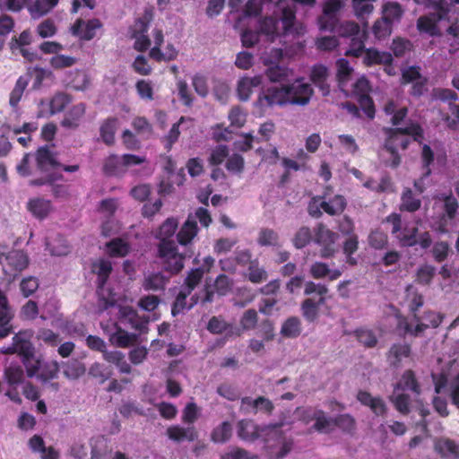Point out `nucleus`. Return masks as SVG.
Wrapping results in <instances>:
<instances>
[{"label": "nucleus", "instance_id": "1", "mask_svg": "<svg viewBox=\"0 0 459 459\" xmlns=\"http://www.w3.org/2000/svg\"><path fill=\"white\" fill-rule=\"evenodd\" d=\"M426 8L431 9L433 12L418 19L417 29L420 32L436 36L438 34L437 22L447 19L450 4L446 0H434L433 4Z\"/></svg>", "mask_w": 459, "mask_h": 459}, {"label": "nucleus", "instance_id": "2", "mask_svg": "<svg viewBox=\"0 0 459 459\" xmlns=\"http://www.w3.org/2000/svg\"><path fill=\"white\" fill-rule=\"evenodd\" d=\"M157 256L161 260L163 270L170 275L178 274L184 268L186 255L178 251L174 241L159 242Z\"/></svg>", "mask_w": 459, "mask_h": 459}, {"label": "nucleus", "instance_id": "3", "mask_svg": "<svg viewBox=\"0 0 459 459\" xmlns=\"http://www.w3.org/2000/svg\"><path fill=\"white\" fill-rule=\"evenodd\" d=\"M12 341L15 342L17 354L22 359V362L26 368L27 376L33 377L40 368V359L35 357V348L33 344L26 337V333L24 332L15 333Z\"/></svg>", "mask_w": 459, "mask_h": 459}, {"label": "nucleus", "instance_id": "4", "mask_svg": "<svg viewBox=\"0 0 459 459\" xmlns=\"http://www.w3.org/2000/svg\"><path fill=\"white\" fill-rule=\"evenodd\" d=\"M437 199L443 203L442 213L437 216L434 230L439 234H446L448 227L456 218L459 203L452 192L440 194Z\"/></svg>", "mask_w": 459, "mask_h": 459}, {"label": "nucleus", "instance_id": "5", "mask_svg": "<svg viewBox=\"0 0 459 459\" xmlns=\"http://www.w3.org/2000/svg\"><path fill=\"white\" fill-rule=\"evenodd\" d=\"M338 233L320 222L314 230V242L320 247L319 255L322 258H331L338 252Z\"/></svg>", "mask_w": 459, "mask_h": 459}, {"label": "nucleus", "instance_id": "6", "mask_svg": "<svg viewBox=\"0 0 459 459\" xmlns=\"http://www.w3.org/2000/svg\"><path fill=\"white\" fill-rule=\"evenodd\" d=\"M385 221L392 225L391 233L396 238L402 247H411L418 244V227L402 229V216L400 213L392 212Z\"/></svg>", "mask_w": 459, "mask_h": 459}, {"label": "nucleus", "instance_id": "7", "mask_svg": "<svg viewBox=\"0 0 459 459\" xmlns=\"http://www.w3.org/2000/svg\"><path fill=\"white\" fill-rule=\"evenodd\" d=\"M283 423L269 424L264 426H258L252 420L243 419L238 422L237 432L238 437L245 441H254L259 438L263 434L271 435V431H278Z\"/></svg>", "mask_w": 459, "mask_h": 459}, {"label": "nucleus", "instance_id": "8", "mask_svg": "<svg viewBox=\"0 0 459 459\" xmlns=\"http://www.w3.org/2000/svg\"><path fill=\"white\" fill-rule=\"evenodd\" d=\"M288 104V91H286L285 85L272 86L263 91L257 97L255 106L260 109L261 112L274 106H285Z\"/></svg>", "mask_w": 459, "mask_h": 459}, {"label": "nucleus", "instance_id": "9", "mask_svg": "<svg viewBox=\"0 0 459 459\" xmlns=\"http://www.w3.org/2000/svg\"><path fill=\"white\" fill-rule=\"evenodd\" d=\"M0 264L5 274L15 278L29 265V257L22 250H12L0 254Z\"/></svg>", "mask_w": 459, "mask_h": 459}, {"label": "nucleus", "instance_id": "10", "mask_svg": "<svg viewBox=\"0 0 459 459\" xmlns=\"http://www.w3.org/2000/svg\"><path fill=\"white\" fill-rule=\"evenodd\" d=\"M394 128H385L384 132L386 135L384 147L390 153L391 160L389 166L393 169L397 168L401 164V156L398 153V149L406 150L410 144V140L403 137L402 133H392Z\"/></svg>", "mask_w": 459, "mask_h": 459}, {"label": "nucleus", "instance_id": "11", "mask_svg": "<svg viewBox=\"0 0 459 459\" xmlns=\"http://www.w3.org/2000/svg\"><path fill=\"white\" fill-rule=\"evenodd\" d=\"M288 91V104L306 106L309 103L314 93L309 83L303 82L301 79L296 80L290 84H285Z\"/></svg>", "mask_w": 459, "mask_h": 459}, {"label": "nucleus", "instance_id": "12", "mask_svg": "<svg viewBox=\"0 0 459 459\" xmlns=\"http://www.w3.org/2000/svg\"><path fill=\"white\" fill-rule=\"evenodd\" d=\"M103 23L98 18L84 21L78 18L71 26L70 31L73 36L77 37L81 40L89 41L97 35V30L102 29Z\"/></svg>", "mask_w": 459, "mask_h": 459}, {"label": "nucleus", "instance_id": "13", "mask_svg": "<svg viewBox=\"0 0 459 459\" xmlns=\"http://www.w3.org/2000/svg\"><path fill=\"white\" fill-rule=\"evenodd\" d=\"M369 90V82L365 77L359 78L354 83V91L360 95L359 103L366 116L372 119L375 117L376 109L372 98L368 94Z\"/></svg>", "mask_w": 459, "mask_h": 459}, {"label": "nucleus", "instance_id": "14", "mask_svg": "<svg viewBox=\"0 0 459 459\" xmlns=\"http://www.w3.org/2000/svg\"><path fill=\"white\" fill-rule=\"evenodd\" d=\"M344 6L343 0H326L323 6V17L320 18L322 30H333L336 22V13Z\"/></svg>", "mask_w": 459, "mask_h": 459}, {"label": "nucleus", "instance_id": "15", "mask_svg": "<svg viewBox=\"0 0 459 459\" xmlns=\"http://www.w3.org/2000/svg\"><path fill=\"white\" fill-rule=\"evenodd\" d=\"M37 169L41 172H47L50 169L58 168L61 163L56 158L48 145L38 148L34 154Z\"/></svg>", "mask_w": 459, "mask_h": 459}, {"label": "nucleus", "instance_id": "16", "mask_svg": "<svg viewBox=\"0 0 459 459\" xmlns=\"http://www.w3.org/2000/svg\"><path fill=\"white\" fill-rule=\"evenodd\" d=\"M86 106L84 103H78L72 106L65 114L61 121V126L70 130H76L85 115Z\"/></svg>", "mask_w": 459, "mask_h": 459}, {"label": "nucleus", "instance_id": "17", "mask_svg": "<svg viewBox=\"0 0 459 459\" xmlns=\"http://www.w3.org/2000/svg\"><path fill=\"white\" fill-rule=\"evenodd\" d=\"M411 354V345L408 343H394L387 354L386 359L390 366L395 369L401 368L403 359L409 358Z\"/></svg>", "mask_w": 459, "mask_h": 459}, {"label": "nucleus", "instance_id": "18", "mask_svg": "<svg viewBox=\"0 0 459 459\" xmlns=\"http://www.w3.org/2000/svg\"><path fill=\"white\" fill-rule=\"evenodd\" d=\"M393 56L387 51H379L377 48H369L365 50L363 56V64L366 66H372L376 65H392Z\"/></svg>", "mask_w": 459, "mask_h": 459}, {"label": "nucleus", "instance_id": "19", "mask_svg": "<svg viewBox=\"0 0 459 459\" xmlns=\"http://www.w3.org/2000/svg\"><path fill=\"white\" fill-rule=\"evenodd\" d=\"M207 330L213 334L226 333V336L231 337L233 335L239 336L241 331L234 327L231 324L227 323L224 319L219 316H212L207 324Z\"/></svg>", "mask_w": 459, "mask_h": 459}, {"label": "nucleus", "instance_id": "20", "mask_svg": "<svg viewBox=\"0 0 459 459\" xmlns=\"http://www.w3.org/2000/svg\"><path fill=\"white\" fill-rule=\"evenodd\" d=\"M112 271V264L108 259L100 258L92 262L91 272L97 275L96 285L98 288L106 286Z\"/></svg>", "mask_w": 459, "mask_h": 459}, {"label": "nucleus", "instance_id": "21", "mask_svg": "<svg viewBox=\"0 0 459 459\" xmlns=\"http://www.w3.org/2000/svg\"><path fill=\"white\" fill-rule=\"evenodd\" d=\"M31 78L30 68H28L26 74L21 75L14 84L10 96H9V105L16 109L19 106V103L23 96L25 90L27 89L30 80Z\"/></svg>", "mask_w": 459, "mask_h": 459}, {"label": "nucleus", "instance_id": "22", "mask_svg": "<svg viewBox=\"0 0 459 459\" xmlns=\"http://www.w3.org/2000/svg\"><path fill=\"white\" fill-rule=\"evenodd\" d=\"M167 435L169 439L176 442H182L184 440L193 442L198 437V432L194 426L183 428L179 425H173L167 429Z\"/></svg>", "mask_w": 459, "mask_h": 459}, {"label": "nucleus", "instance_id": "23", "mask_svg": "<svg viewBox=\"0 0 459 459\" xmlns=\"http://www.w3.org/2000/svg\"><path fill=\"white\" fill-rule=\"evenodd\" d=\"M328 76V69L323 65H315L311 69L310 80L315 86L319 88L324 96L328 95L330 92V86L327 83Z\"/></svg>", "mask_w": 459, "mask_h": 459}, {"label": "nucleus", "instance_id": "24", "mask_svg": "<svg viewBox=\"0 0 459 459\" xmlns=\"http://www.w3.org/2000/svg\"><path fill=\"white\" fill-rule=\"evenodd\" d=\"M51 201L42 197L31 198L27 203L28 211L37 219L44 220L52 211Z\"/></svg>", "mask_w": 459, "mask_h": 459}, {"label": "nucleus", "instance_id": "25", "mask_svg": "<svg viewBox=\"0 0 459 459\" xmlns=\"http://www.w3.org/2000/svg\"><path fill=\"white\" fill-rule=\"evenodd\" d=\"M325 298H314L305 299L301 303V313L303 317L309 323L315 322L319 315L320 307L325 303Z\"/></svg>", "mask_w": 459, "mask_h": 459}, {"label": "nucleus", "instance_id": "26", "mask_svg": "<svg viewBox=\"0 0 459 459\" xmlns=\"http://www.w3.org/2000/svg\"><path fill=\"white\" fill-rule=\"evenodd\" d=\"M263 82L262 75H255L254 77H243L238 82L237 91L240 100H247L252 92L253 89L259 87Z\"/></svg>", "mask_w": 459, "mask_h": 459}, {"label": "nucleus", "instance_id": "27", "mask_svg": "<svg viewBox=\"0 0 459 459\" xmlns=\"http://www.w3.org/2000/svg\"><path fill=\"white\" fill-rule=\"evenodd\" d=\"M112 447L104 436H99L91 443V459H109Z\"/></svg>", "mask_w": 459, "mask_h": 459}, {"label": "nucleus", "instance_id": "28", "mask_svg": "<svg viewBox=\"0 0 459 459\" xmlns=\"http://www.w3.org/2000/svg\"><path fill=\"white\" fill-rule=\"evenodd\" d=\"M435 451L442 457L459 459V445L447 437H440L434 442Z\"/></svg>", "mask_w": 459, "mask_h": 459}, {"label": "nucleus", "instance_id": "29", "mask_svg": "<svg viewBox=\"0 0 459 459\" xmlns=\"http://www.w3.org/2000/svg\"><path fill=\"white\" fill-rule=\"evenodd\" d=\"M421 207V200L413 191L405 187L401 195L400 212H415Z\"/></svg>", "mask_w": 459, "mask_h": 459}, {"label": "nucleus", "instance_id": "30", "mask_svg": "<svg viewBox=\"0 0 459 459\" xmlns=\"http://www.w3.org/2000/svg\"><path fill=\"white\" fill-rule=\"evenodd\" d=\"M102 172L107 177L122 176L126 172V169H124L121 157L117 154L108 156L103 161Z\"/></svg>", "mask_w": 459, "mask_h": 459}, {"label": "nucleus", "instance_id": "31", "mask_svg": "<svg viewBox=\"0 0 459 459\" xmlns=\"http://www.w3.org/2000/svg\"><path fill=\"white\" fill-rule=\"evenodd\" d=\"M197 233V222L188 217L178 232L177 240L180 245L186 246L195 238Z\"/></svg>", "mask_w": 459, "mask_h": 459}, {"label": "nucleus", "instance_id": "32", "mask_svg": "<svg viewBox=\"0 0 459 459\" xmlns=\"http://www.w3.org/2000/svg\"><path fill=\"white\" fill-rule=\"evenodd\" d=\"M280 333L284 338H298L302 333V323L300 318L294 316L288 317L283 321Z\"/></svg>", "mask_w": 459, "mask_h": 459}, {"label": "nucleus", "instance_id": "33", "mask_svg": "<svg viewBox=\"0 0 459 459\" xmlns=\"http://www.w3.org/2000/svg\"><path fill=\"white\" fill-rule=\"evenodd\" d=\"M397 389L403 391H411L414 394H420L421 388L420 383L415 376V373L411 369H407L403 372L401 377V381L396 385Z\"/></svg>", "mask_w": 459, "mask_h": 459}, {"label": "nucleus", "instance_id": "34", "mask_svg": "<svg viewBox=\"0 0 459 459\" xmlns=\"http://www.w3.org/2000/svg\"><path fill=\"white\" fill-rule=\"evenodd\" d=\"M117 118L114 117L105 119L100 127V138L107 145L111 146L115 143V134L117 127Z\"/></svg>", "mask_w": 459, "mask_h": 459}, {"label": "nucleus", "instance_id": "35", "mask_svg": "<svg viewBox=\"0 0 459 459\" xmlns=\"http://www.w3.org/2000/svg\"><path fill=\"white\" fill-rule=\"evenodd\" d=\"M404 10L398 2H386L382 6V18L391 24L400 22Z\"/></svg>", "mask_w": 459, "mask_h": 459}, {"label": "nucleus", "instance_id": "36", "mask_svg": "<svg viewBox=\"0 0 459 459\" xmlns=\"http://www.w3.org/2000/svg\"><path fill=\"white\" fill-rule=\"evenodd\" d=\"M169 282V278L163 275L162 273H153L146 276L143 282V288L145 290H163Z\"/></svg>", "mask_w": 459, "mask_h": 459}, {"label": "nucleus", "instance_id": "37", "mask_svg": "<svg viewBox=\"0 0 459 459\" xmlns=\"http://www.w3.org/2000/svg\"><path fill=\"white\" fill-rule=\"evenodd\" d=\"M323 211L330 216L342 214L347 206V201L342 195H335L323 204Z\"/></svg>", "mask_w": 459, "mask_h": 459}, {"label": "nucleus", "instance_id": "38", "mask_svg": "<svg viewBox=\"0 0 459 459\" xmlns=\"http://www.w3.org/2000/svg\"><path fill=\"white\" fill-rule=\"evenodd\" d=\"M245 276L250 282L259 284L267 280L268 273L264 266L260 265L258 259H254L248 265Z\"/></svg>", "mask_w": 459, "mask_h": 459}, {"label": "nucleus", "instance_id": "39", "mask_svg": "<svg viewBox=\"0 0 459 459\" xmlns=\"http://www.w3.org/2000/svg\"><path fill=\"white\" fill-rule=\"evenodd\" d=\"M232 436V425L229 421H223L215 427L211 433V440L213 443L223 444L230 439Z\"/></svg>", "mask_w": 459, "mask_h": 459}, {"label": "nucleus", "instance_id": "40", "mask_svg": "<svg viewBox=\"0 0 459 459\" xmlns=\"http://www.w3.org/2000/svg\"><path fill=\"white\" fill-rule=\"evenodd\" d=\"M178 227V220L171 217L168 218L159 228L156 238L160 239V242L163 241H173L170 238L175 234Z\"/></svg>", "mask_w": 459, "mask_h": 459}, {"label": "nucleus", "instance_id": "41", "mask_svg": "<svg viewBox=\"0 0 459 459\" xmlns=\"http://www.w3.org/2000/svg\"><path fill=\"white\" fill-rule=\"evenodd\" d=\"M96 293L99 298V307L101 310H107L117 304V294L111 289H107L105 286L97 287Z\"/></svg>", "mask_w": 459, "mask_h": 459}, {"label": "nucleus", "instance_id": "42", "mask_svg": "<svg viewBox=\"0 0 459 459\" xmlns=\"http://www.w3.org/2000/svg\"><path fill=\"white\" fill-rule=\"evenodd\" d=\"M359 249V237L358 235H352L347 237L342 244V252L346 255V263L350 265H356L357 259L352 256Z\"/></svg>", "mask_w": 459, "mask_h": 459}, {"label": "nucleus", "instance_id": "43", "mask_svg": "<svg viewBox=\"0 0 459 459\" xmlns=\"http://www.w3.org/2000/svg\"><path fill=\"white\" fill-rule=\"evenodd\" d=\"M4 378L10 385L22 384L24 379L23 368L18 364H10L4 369Z\"/></svg>", "mask_w": 459, "mask_h": 459}, {"label": "nucleus", "instance_id": "44", "mask_svg": "<svg viewBox=\"0 0 459 459\" xmlns=\"http://www.w3.org/2000/svg\"><path fill=\"white\" fill-rule=\"evenodd\" d=\"M185 122L192 123L193 119L181 117L179 120L171 126L168 134L164 137V147L167 151H170L173 144L178 140L180 135L179 126Z\"/></svg>", "mask_w": 459, "mask_h": 459}, {"label": "nucleus", "instance_id": "45", "mask_svg": "<svg viewBox=\"0 0 459 459\" xmlns=\"http://www.w3.org/2000/svg\"><path fill=\"white\" fill-rule=\"evenodd\" d=\"M72 102V96L65 92L56 93L49 102L50 113L56 114L62 112L66 106Z\"/></svg>", "mask_w": 459, "mask_h": 459}, {"label": "nucleus", "instance_id": "46", "mask_svg": "<svg viewBox=\"0 0 459 459\" xmlns=\"http://www.w3.org/2000/svg\"><path fill=\"white\" fill-rule=\"evenodd\" d=\"M111 257H125L129 253V246L121 238H114L106 245Z\"/></svg>", "mask_w": 459, "mask_h": 459}, {"label": "nucleus", "instance_id": "47", "mask_svg": "<svg viewBox=\"0 0 459 459\" xmlns=\"http://www.w3.org/2000/svg\"><path fill=\"white\" fill-rule=\"evenodd\" d=\"M153 18V13L152 10L146 9L143 14L135 20L134 29L132 31V37L136 35L146 34L149 30V25Z\"/></svg>", "mask_w": 459, "mask_h": 459}, {"label": "nucleus", "instance_id": "48", "mask_svg": "<svg viewBox=\"0 0 459 459\" xmlns=\"http://www.w3.org/2000/svg\"><path fill=\"white\" fill-rule=\"evenodd\" d=\"M64 375L71 379H76L85 373L84 365L78 359H71L63 363Z\"/></svg>", "mask_w": 459, "mask_h": 459}, {"label": "nucleus", "instance_id": "49", "mask_svg": "<svg viewBox=\"0 0 459 459\" xmlns=\"http://www.w3.org/2000/svg\"><path fill=\"white\" fill-rule=\"evenodd\" d=\"M374 2L376 0H351L354 14L359 18H364L374 11Z\"/></svg>", "mask_w": 459, "mask_h": 459}, {"label": "nucleus", "instance_id": "50", "mask_svg": "<svg viewBox=\"0 0 459 459\" xmlns=\"http://www.w3.org/2000/svg\"><path fill=\"white\" fill-rule=\"evenodd\" d=\"M392 133H402L403 135L412 136L413 140L417 143H421L424 138V131L419 123H411L405 127H395Z\"/></svg>", "mask_w": 459, "mask_h": 459}, {"label": "nucleus", "instance_id": "51", "mask_svg": "<svg viewBox=\"0 0 459 459\" xmlns=\"http://www.w3.org/2000/svg\"><path fill=\"white\" fill-rule=\"evenodd\" d=\"M413 45L411 40L396 37L393 39L391 44V50L394 56L403 57L407 52L412 50Z\"/></svg>", "mask_w": 459, "mask_h": 459}, {"label": "nucleus", "instance_id": "52", "mask_svg": "<svg viewBox=\"0 0 459 459\" xmlns=\"http://www.w3.org/2000/svg\"><path fill=\"white\" fill-rule=\"evenodd\" d=\"M39 371L38 378L43 382H48L57 377L59 364L56 360L47 362L43 366L40 365Z\"/></svg>", "mask_w": 459, "mask_h": 459}, {"label": "nucleus", "instance_id": "53", "mask_svg": "<svg viewBox=\"0 0 459 459\" xmlns=\"http://www.w3.org/2000/svg\"><path fill=\"white\" fill-rule=\"evenodd\" d=\"M314 238L310 229L307 226L300 227L292 238V244L297 249L307 247Z\"/></svg>", "mask_w": 459, "mask_h": 459}, {"label": "nucleus", "instance_id": "54", "mask_svg": "<svg viewBox=\"0 0 459 459\" xmlns=\"http://www.w3.org/2000/svg\"><path fill=\"white\" fill-rule=\"evenodd\" d=\"M59 0H37L30 7V11L33 16L41 17L55 8Z\"/></svg>", "mask_w": 459, "mask_h": 459}, {"label": "nucleus", "instance_id": "55", "mask_svg": "<svg viewBox=\"0 0 459 459\" xmlns=\"http://www.w3.org/2000/svg\"><path fill=\"white\" fill-rule=\"evenodd\" d=\"M111 341L117 347L127 348L137 341V335L134 333H128L127 332L119 329L112 335Z\"/></svg>", "mask_w": 459, "mask_h": 459}, {"label": "nucleus", "instance_id": "56", "mask_svg": "<svg viewBox=\"0 0 459 459\" xmlns=\"http://www.w3.org/2000/svg\"><path fill=\"white\" fill-rule=\"evenodd\" d=\"M314 420L315 423L311 429L318 433L329 432L328 429L330 428L332 422H333V420L328 418L326 413L321 409L316 411V415Z\"/></svg>", "mask_w": 459, "mask_h": 459}, {"label": "nucleus", "instance_id": "57", "mask_svg": "<svg viewBox=\"0 0 459 459\" xmlns=\"http://www.w3.org/2000/svg\"><path fill=\"white\" fill-rule=\"evenodd\" d=\"M13 316V310L0 309V339L8 336L13 332L11 322Z\"/></svg>", "mask_w": 459, "mask_h": 459}, {"label": "nucleus", "instance_id": "58", "mask_svg": "<svg viewBox=\"0 0 459 459\" xmlns=\"http://www.w3.org/2000/svg\"><path fill=\"white\" fill-rule=\"evenodd\" d=\"M225 167L230 173L240 175L245 169V160L238 153L228 157Z\"/></svg>", "mask_w": 459, "mask_h": 459}, {"label": "nucleus", "instance_id": "59", "mask_svg": "<svg viewBox=\"0 0 459 459\" xmlns=\"http://www.w3.org/2000/svg\"><path fill=\"white\" fill-rule=\"evenodd\" d=\"M393 24L381 17L374 22L372 26V32L377 39H382L391 34Z\"/></svg>", "mask_w": 459, "mask_h": 459}, {"label": "nucleus", "instance_id": "60", "mask_svg": "<svg viewBox=\"0 0 459 459\" xmlns=\"http://www.w3.org/2000/svg\"><path fill=\"white\" fill-rule=\"evenodd\" d=\"M354 334L357 340L366 348H374L377 343V338L372 330L357 329Z\"/></svg>", "mask_w": 459, "mask_h": 459}, {"label": "nucleus", "instance_id": "61", "mask_svg": "<svg viewBox=\"0 0 459 459\" xmlns=\"http://www.w3.org/2000/svg\"><path fill=\"white\" fill-rule=\"evenodd\" d=\"M337 68V80L340 83L347 82L353 72V69L351 67L350 63L345 58H340L336 62Z\"/></svg>", "mask_w": 459, "mask_h": 459}, {"label": "nucleus", "instance_id": "62", "mask_svg": "<svg viewBox=\"0 0 459 459\" xmlns=\"http://www.w3.org/2000/svg\"><path fill=\"white\" fill-rule=\"evenodd\" d=\"M39 282L38 278L28 276L23 278L20 282V290L24 298H29L39 289Z\"/></svg>", "mask_w": 459, "mask_h": 459}, {"label": "nucleus", "instance_id": "63", "mask_svg": "<svg viewBox=\"0 0 459 459\" xmlns=\"http://www.w3.org/2000/svg\"><path fill=\"white\" fill-rule=\"evenodd\" d=\"M275 327L272 320L266 318L261 321L258 326V335L262 337L264 342H271L275 337Z\"/></svg>", "mask_w": 459, "mask_h": 459}, {"label": "nucleus", "instance_id": "64", "mask_svg": "<svg viewBox=\"0 0 459 459\" xmlns=\"http://www.w3.org/2000/svg\"><path fill=\"white\" fill-rule=\"evenodd\" d=\"M233 285V281L226 274H219L214 281V289L220 296L229 293Z\"/></svg>", "mask_w": 459, "mask_h": 459}]
</instances>
